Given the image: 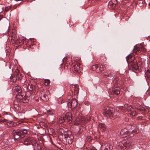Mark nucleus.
<instances>
[{
    "instance_id": "obj_1",
    "label": "nucleus",
    "mask_w": 150,
    "mask_h": 150,
    "mask_svg": "<svg viewBox=\"0 0 150 150\" xmlns=\"http://www.w3.org/2000/svg\"><path fill=\"white\" fill-rule=\"evenodd\" d=\"M103 75L108 79L112 80V83L115 88H117L121 85V81L115 75L113 71L111 70L106 71L103 73Z\"/></svg>"
},
{
    "instance_id": "obj_2",
    "label": "nucleus",
    "mask_w": 150,
    "mask_h": 150,
    "mask_svg": "<svg viewBox=\"0 0 150 150\" xmlns=\"http://www.w3.org/2000/svg\"><path fill=\"white\" fill-rule=\"evenodd\" d=\"M103 114L105 116L110 119H114L120 117V113L112 108L107 107L104 110Z\"/></svg>"
},
{
    "instance_id": "obj_3",
    "label": "nucleus",
    "mask_w": 150,
    "mask_h": 150,
    "mask_svg": "<svg viewBox=\"0 0 150 150\" xmlns=\"http://www.w3.org/2000/svg\"><path fill=\"white\" fill-rule=\"evenodd\" d=\"M27 133L26 129L13 130L12 132V134L14 137L15 140H17L20 138H23Z\"/></svg>"
},
{
    "instance_id": "obj_4",
    "label": "nucleus",
    "mask_w": 150,
    "mask_h": 150,
    "mask_svg": "<svg viewBox=\"0 0 150 150\" xmlns=\"http://www.w3.org/2000/svg\"><path fill=\"white\" fill-rule=\"evenodd\" d=\"M132 139H129L125 142L124 141L120 142L117 144V147L118 150H122L126 148H128L132 143Z\"/></svg>"
},
{
    "instance_id": "obj_5",
    "label": "nucleus",
    "mask_w": 150,
    "mask_h": 150,
    "mask_svg": "<svg viewBox=\"0 0 150 150\" xmlns=\"http://www.w3.org/2000/svg\"><path fill=\"white\" fill-rule=\"evenodd\" d=\"M24 145H28L32 144L34 146H35L37 145L38 147L40 148V147L38 144H37L36 141V139L33 138H31L27 139H25L24 142Z\"/></svg>"
},
{
    "instance_id": "obj_6",
    "label": "nucleus",
    "mask_w": 150,
    "mask_h": 150,
    "mask_svg": "<svg viewBox=\"0 0 150 150\" xmlns=\"http://www.w3.org/2000/svg\"><path fill=\"white\" fill-rule=\"evenodd\" d=\"M70 69L74 73H79L82 70V65L80 64L71 65Z\"/></svg>"
},
{
    "instance_id": "obj_7",
    "label": "nucleus",
    "mask_w": 150,
    "mask_h": 150,
    "mask_svg": "<svg viewBox=\"0 0 150 150\" xmlns=\"http://www.w3.org/2000/svg\"><path fill=\"white\" fill-rule=\"evenodd\" d=\"M146 51V48L142 45H137L134 47L133 52L135 54H138L141 51L145 52Z\"/></svg>"
},
{
    "instance_id": "obj_8",
    "label": "nucleus",
    "mask_w": 150,
    "mask_h": 150,
    "mask_svg": "<svg viewBox=\"0 0 150 150\" xmlns=\"http://www.w3.org/2000/svg\"><path fill=\"white\" fill-rule=\"evenodd\" d=\"M25 95L23 94V93L21 92L18 93L16 96V99L19 101H21L23 103H26L28 102V100L25 97Z\"/></svg>"
},
{
    "instance_id": "obj_9",
    "label": "nucleus",
    "mask_w": 150,
    "mask_h": 150,
    "mask_svg": "<svg viewBox=\"0 0 150 150\" xmlns=\"http://www.w3.org/2000/svg\"><path fill=\"white\" fill-rule=\"evenodd\" d=\"M47 93V91L44 89L40 91L39 95L41 99L45 101H47L49 100L48 96L46 93Z\"/></svg>"
},
{
    "instance_id": "obj_10",
    "label": "nucleus",
    "mask_w": 150,
    "mask_h": 150,
    "mask_svg": "<svg viewBox=\"0 0 150 150\" xmlns=\"http://www.w3.org/2000/svg\"><path fill=\"white\" fill-rule=\"evenodd\" d=\"M117 0H111L108 3V7L110 9H113L117 4Z\"/></svg>"
},
{
    "instance_id": "obj_11",
    "label": "nucleus",
    "mask_w": 150,
    "mask_h": 150,
    "mask_svg": "<svg viewBox=\"0 0 150 150\" xmlns=\"http://www.w3.org/2000/svg\"><path fill=\"white\" fill-rule=\"evenodd\" d=\"M77 104L76 100L75 98H72L71 100L68 103V106L70 105L71 108L72 109L75 108Z\"/></svg>"
},
{
    "instance_id": "obj_12",
    "label": "nucleus",
    "mask_w": 150,
    "mask_h": 150,
    "mask_svg": "<svg viewBox=\"0 0 150 150\" xmlns=\"http://www.w3.org/2000/svg\"><path fill=\"white\" fill-rule=\"evenodd\" d=\"M8 34L10 37L11 38L12 40H15L16 37V31L14 29H12L11 32H8Z\"/></svg>"
},
{
    "instance_id": "obj_13",
    "label": "nucleus",
    "mask_w": 150,
    "mask_h": 150,
    "mask_svg": "<svg viewBox=\"0 0 150 150\" xmlns=\"http://www.w3.org/2000/svg\"><path fill=\"white\" fill-rule=\"evenodd\" d=\"M66 121L70 123L72 121L71 114L70 112L67 113L64 117Z\"/></svg>"
},
{
    "instance_id": "obj_14",
    "label": "nucleus",
    "mask_w": 150,
    "mask_h": 150,
    "mask_svg": "<svg viewBox=\"0 0 150 150\" xmlns=\"http://www.w3.org/2000/svg\"><path fill=\"white\" fill-rule=\"evenodd\" d=\"M145 77L147 81L150 82V69L145 70Z\"/></svg>"
},
{
    "instance_id": "obj_15",
    "label": "nucleus",
    "mask_w": 150,
    "mask_h": 150,
    "mask_svg": "<svg viewBox=\"0 0 150 150\" xmlns=\"http://www.w3.org/2000/svg\"><path fill=\"white\" fill-rule=\"evenodd\" d=\"M134 127V126L131 125H129L127 127L126 129L127 131H128V132L130 133V134H129V136L131 137H133L134 136V134L132 133L131 132V129H132V128H133Z\"/></svg>"
},
{
    "instance_id": "obj_16",
    "label": "nucleus",
    "mask_w": 150,
    "mask_h": 150,
    "mask_svg": "<svg viewBox=\"0 0 150 150\" xmlns=\"http://www.w3.org/2000/svg\"><path fill=\"white\" fill-rule=\"evenodd\" d=\"M26 40L24 39H19L17 40L16 42V44H18L20 45H21L24 43L26 44Z\"/></svg>"
},
{
    "instance_id": "obj_17",
    "label": "nucleus",
    "mask_w": 150,
    "mask_h": 150,
    "mask_svg": "<svg viewBox=\"0 0 150 150\" xmlns=\"http://www.w3.org/2000/svg\"><path fill=\"white\" fill-rule=\"evenodd\" d=\"M64 138L66 141L67 143H68V144H72L73 140L70 137L68 136L66 137L65 135H64Z\"/></svg>"
},
{
    "instance_id": "obj_18",
    "label": "nucleus",
    "mask_w": 150,
    "mask_h": 150,
    "mask_svg": "<svg viewBox=\"0 0 150 150\" xmlns=\"http://www.w3.org/2000/svg\"><path fill=\"white\" fill-rule=\"evenodd\" d=\"M1 144L3 148H7L9 146V141L6 139H4L1 142Z\"/></svg>"
},
{
    "instance_id": "obj_19",
    "label": "nucleus",
    "mask_w": 150,
    "mask_h": 150,
    "mask_svg": "<svg viewBox=\"0 0 150 150\" xmlns=\"http://www.w3.org/2000/svg\"><path fill=\"white\" fill-rule=\"evenodd\" d=\"M120 133L122 135L126 134L127 135L125 137L129 136L130 133L127 131L126 129H122L120 131Z\"/></svg>"
},
{
    "instance_id": "obj_20",
    "label": "nucleus",
    "mask_w": 150,
    "mask_h": 150,
    "mask_svg": "<svg viewBox=\"0 0 150 150\" xmlns=\"http://www.w3.org/2000/svg\"><path fill=\"white\" fill-rule=\"evenodd\" d=\"M27 89L31 92H34L35 90L36 87L33 85L29 84L28 86Z\"/></svg>"
},
{
    "instance_id": "obj_21",
    "label": "nucleus",
    "mask_w": 150,
    "mask_h": 150,
    "mask_svg": "<svg viewBox=\"0 0 150 150\" xmlns=\"http://www.w3.org/2000/svg\"><path fill=\"white\" fill-rule=\"evenodd\" d=\"M74 95L77 96L79 92V88L78 85H75L74 87Z\"/></svg>"
},
{
    "instance_id": "obj_22",
    "label": "nucleus",
    "mask_w": 150,
    "mask_h": 150,
    "mask_svg": "<svg viewBox=\"0 0 150 150\" xmlns=\"http://www.w3.org/2000/svg\"><path fill=\"white\" fill-rule=\"evenodd\" d=\"M13 89L15 91H16V92L19 93H21V87L19 86H16L13 87Z\"/></svg>"
},
{
    "instance_id": "obj_23",
    "label": "nucleus",
    "mask_w": 150,
    "mask_h": 150,
    "mask_svg": "<svg viewBox=\"0 0 150 150\" xmlns=\"http://www.w3.org/2000/svg\"><path fill=\"white\" fill-rule=\"evenodd\" d=\"M112 93L114 95H118L120 93V91L119 89L113 88L112 90Z\"/></svg>"
},
{
    "instance_id": "obj_24",
    "label": "nucleus",
    "mask_w": 150,
    "mask_h": 150,
    "mask_svg": "<svg viewBox=\"0 0 150 150\" xmlns=\"http://www.w3.org/2000/svg\"><path fill=\"white\" fill-rule=\"evenodd\" d=\"M132 67L135 70H137L139 69V67L137 63L133 62L132 64Z\"/></svg>"
},
{
    "instance_id": "obj_25",
    "label": "nucleus",
    "mask_w": 150,
    "mask_h": 150,
    "mask_svg": "<svg viewBox=\"0 0 150 150\" xmlns=\"http://www.w3.org/2000/svg\"><path fill=\"white\" fill-rule=\"evenodd\" d=\"M105 147L104 150H111L112 149V146L109 144L106 143L105 144Z\"/></svg>"
},
{
    "instance_id": "obj_26",
    "label": "nucleus",
    "mask_w": 150,
    "mask_h": 150,
    "mask_svg": "<svg viewBox=\"0 0 150 150\" xmlns=\"http://www.w3.org/2000/svg\"><path fill=\"white\" fill-rule=\"evenodd\" d=\"M129 114L132 116H134L137 115V113L136 111L132 109L129 111Z\"/></svg>"
},
{
    "instance_id": "obj_27",
    "label": "nucleus",
    "mask_w": 150,
    "mask_h": 150,
    "mask_svg": "<svg viewBox=\"0 0 150 150\" xmlns=\"http://www.w3.org/2000/svg\"><path fill=\"white\" fill-rule=\"evenodd\" d=\"M64 131L63 129L62 128L59 129L58 130V134L61 135H62L63 137H64V136L65 135L64 134Z\"/></svg>"
},
{
    "instance_id": "obj_28",
    "label": "nucleus",
    "mask_w": 150,
    "mask_h": 150,
    "mask_svg": "<svg viewBox=\"0 0 150 150\" xmlns=\"http://www.w3.org/2000/svg\"><path fill=\"white\" fill-rule=\"evenodd\" d=\"M13 9V7L11 6L5 7V11L6 12L11 11Z\"/></svg>"
},
{
    "instance_id": "obj_29",
    "label": "nucleus",
    "mask_w": 150,
    "mask_h": 150,
    "mask_svg": "<svg viewBox=\"0 0 150 150\" xmlns=\"http://www.w3.org/2000/svg\"><path fill=\"white\" fill-rule=\"evenodd\" d=\"M20 102L16 99L14 101L13 104L15 108H16L17 106H18L19 105V102Z\"/></svg>"
},
{
    "instance_id": "obj_30",
    "label": "nucleus",
    "mask_w": 150,
    "mask_h": 150,
    "mask_svg": "<svg viewBox=\"0 0 150 150\" xmlns=\"http://www.w3.org/2000/svg\"><path fill=\"white\" fill-rule=\"evenodd\" d=\"M136 127H134L132 128V129H131L132 133L134 135L139 132V131L136 129Z\"/></svg>"
},
{
    "instance_id": "obj_31",
    "label": "nucleus",
    "mask_w": 150,
    "mask_h": 150,
    "mask_svg": "<svg viewBox=\"0 0 150 150\" xmlns=\"http://www.w3.org/2000/svg\"><path fill=\"white\" fill-rule=\"evenodd\" d=\"M137 1V4H138L139 6L141 7L143 6V0H136Z\"/></svg>"
},
{
    "instance_id": "obj_32",
    "label": "nucleus",
    "mask_w": 150,
    "mask_h": 150,
    "mask_svg": "<svg viewBox=\"0 0 150 150\" xmlns=\"http://www.w3.org/2000/svg\"><path fill=\"white\" fill-rule=\"evenodd\" d=\"M92 69L93 71L98 72V70L97 69H98V64L92 65Z\"/></svg>"
},
{
    "instance_id": "obj_33",
    "label": "nucleus",
    "mask_w": 150,
    "mask_h": 150,
    "mask_svg": "<svg viewBox=\"0 0 150 150\" xmlns=\"http://www.w3.org/2000/svg\"><path fill=\"white\" fill-rule=\"evenodd\" d=\"M98 72L102 71L103 70V66L102 65L98 64Z\"/></svg>"
},
{
    "instance_id": "obj_34",
    "label": "nucleus",
    "mask_w": 150,
    "mask_h": 150,
    "mask_svg": "<svg viewBox=\"0 0 150 150\" xmlns=\"http://www.w3.org/2000/svg\"><path fill=\"white\" fill-rule=\"evenodd\" d=\"M66 122L64 117H60L59 118V122L60 123H62Z\"/></svg>"
},
{
    "instance_id": "obj_35",
    "label": "nucleus",
    "mask_w": 150,
    "mask_h": 150,
    "mask_svg": "<svg viewBox=\"0 0 150 150\" xmlns=\"http://www.w3.org/2000/svg\"><path fill=\"white\" fill-rule=\"evenodd\" d=\"M14 123L12 121H10L7 122V125L9 127H12L14 125Z\"/></svg>"
},
{
    "instance_id": "obj_36",
    "label": "nucleus",
    "mask_w": 150,
    "mask_h": 150,
    "mask_svg": "<svg viewBox=\"0 0 150 150\" xmlns=\"http://www.w3.org/2000/svg\"><path fill=\"white\" fill-rule=\"evenodd\" d=\"M16 76V77L17 79L18 80H21L23 77L22 75L19 73H18Z\"/></svg>"
},
{
    "instance_id": "obj_37",
    "label": "nucleus",
    "mask_w": 150,
    "mask_h": 150,
    "mask_svg": "<svg viewBox=\"0 0 150 150\" xmlns=\"http://www.w3.org/2000/svg\"><path fill=\"white\" fill-rule=\"evenodd\" d=\"M10 79L11 81H12L13 82H15L16 80H17L16 76H11L10 77Z\"/></svg>"
},
{
    "instance_id": "obj_38",
    "label": "nucleus",
    "mask_w": 150,
    "mask_h": 150,
    "mask_svg": "<svg viewBox=\"0 0 150 150\" xmlns=\"http://www.w3.org/2000/svg\"><path fill=\"white\" fill-rule=\"evenodd\" d=\"M50 82V81L49 80L46 79H45L44 82V84L45 86L48 85Z\"/></svg>"
},
{
    "instance_id": "obj_39",
    "label": "nucleus",
    "mask_w": 150,
    "mask_h": 150,
    "mask_svg": "<svg viewBox=\"0 0 150 150\" xmlns=\"http://www.w3.org/2000/svg\"><path fill=\"white\" fill-rule=\"evenodd\" d=\"M132 58V56L130 54H129L126 57V60L128 63L131 61V60L130 61V59Z\"/></svg>"
},
{
    "instance_id": "obj_40",
    "label": "nucleus",
    "mask_w": 150,
    "mask_h": 150,
    "mask_svg": "<svg viewBox=\"0 0 150 150\" xmlns=\"http://www.w3.org/2000/svg\"><path fill=\"white\" fill-rule=\"evenodd\" d=\"M99 127H100V128H101L102 129H103L104 130L105 129V125L104 124L101 123H100L99 124Z\"/></svg>"
},
{
    "instance_id": "obj_41",
    "label": "nucleus",
    "mask_w": 150,
    "mask_h": 150,
    "mask_svg": "<svg viewBox=\"0 0 150 150\" xmlns=\"http://www.w3.org/2000/svg\"><path fill=\"white\" fill-rule=\"evenodd\" d=\"M58 102L59 104H61L64 103V100H63L62 98H59L58 99Z\"/></svg>"
},
{
    "instance_id": "obj_42",
    "label": "nucleus",
    "mask_w": 150,
    "mask_h": 150,
    "mask_svg": "<svg viewBox=\"0 0 150 150\" xmlns=\"http://www.w3.org/2000/svg\"><path fill=\"white\" fill-rule=\"evenodd\" d=\"M138 110L140 111H144L145 110V109L144 107H140L137 109Z\"/></svg>"
},
{
    "instance_id": "obj_43",
    "label": "nucleus",
    "mask_w": 150,
    "mask_h": 150,
    "mask_svg": "<svg viewBox=\"0 0 150 150\" xmlns=\"http://www.w3.org/2000/svg\"><path fill=\"white\" fill-rule=\"evenodd\" d=\"M48 115H54L53 113L51 112V111L50 110H48L47 111Z\"/></svg>"
},
{
    "instance_id": "obj_44",
    "label": "nucleus",
    "mask_w": 150,
    "mask_h": 150,
    "mask_svg": "<svg viewBox=\"0 0 150 150\" xmlns=\"http://www.w3.org/2000/svg\"><path fill=\"white\" fill-rule=\"evenodd\" d=\"M81 120H79V121L81 122H83L82 121H83V120L85 121H86V119L85 118L83 117H81Z\"/></svg>"
},
{
    "instance_id": "obj_45",
    "label": "nucleus",
    "mask_w": 150,
    "mask_h": 150,
    "mask_svg": "<svg viewBox=\"0 0 150 150\" xmlns=\"http://www.w3.org/2000/svg\"><path fill=\"white\" fill-rule=\"evenodd\" d=\"M105 57L104 56V54H102L101 56L100 57V58L101 59H102V60H104V59H105Z\"/></svg>"
},
{
    "instance_id": "obj_46",
    "label": "nucleus",
    "mask_w": 150,
    "mask_h": 150,
    "mask_svg": "<svg viewBox=\"0 0 150 150\" xmlns=\"http://www.w3.org/2000/svg\"><path fill=\"white\" fill-rule=\"evenodd\" d=\"M87 138L88 139V141L89 142H91L92 139V138L91 137V136L88 137Z\"/></svg>"
},
{
    "instance_id": "obj_47",
    "label": "nucleus",
    "mask_w": 150,
    "mask_h": 150,
    "mask_svg": "<svg viewBox=\"0 0 150 150\" xmlns=\"http://www.w3.org/2000/svg\"><path fill=\"white\" fill-rule=\"evenodd\" d=\"M3 16L2 15H0V21L3 18Z\"/></svg>"
},
{
    "instance_id": "obj_48",
    "label": "nucleus",
    "mask_w": 150,
    "mask_h": 150,
    "mask_svg": "<svg viewBox=\"0 0 150 150\" xmlns=\"http://www.w3.org/2000/svg\"><path fill=\"white\" fill-rule=\"evenodd\" d=\"M143 117L142 116H139V117H138V119H142L143 118Z\"/></svg>"
},
{
    "instance_id": "obj_49",
    "label": "nucleus",
    "mask_w": 150,
    "mask_h": 150,
    "mask_svg": "<svg viewBox=\"0 0 150 150\" xmlns=\"http://www.w3.org/2000/svg\"><path fill=\"white\" fill-rule=\"evenodd\" d=\"M7 121L6 119H4L3 120H0V122H6Z\"/></svg>"
},
{
    "instance_id": "obj_50",
    "label": "nucleus",
    "mask_w": 150,
    "mask_h": 150,
    "mask_svg": "<svg viewBox=\"0 0 150 150\" xmlns=\"http://www.w3.org/2000/svg\"><path fill=\"white\" fill-rule=\"evenodd\" d=\"M88 150H96L95 149H89Z\"/></svg>"
},
{
    "instance_id": "obj_51",
    "label": "nucleus",
    "mask_w": 150,
    "mask_h": 150,
    "mask_svg": "<svg viewBox=\"0 0 150 150\" xmlns=\"http://www.w3.org/2000/svg\"><path fill=\"white\" fill-rule=\"evenodd\" d=\"M69 67V66H68V67H67V68H68Z\"/></svg>"
},
{
    "instance_id": "obj_52",
    "label": "nucleus",
    "mask_w": 150,
    "mask_h": 150,
    "mask_svg": "<svg viewBox=\"0 0 150 150\" xmlns=\"http://www.w3.org/2000/svg\"><path fill=\"white\" fill-rule=\"evenodd\" d=\"M77 121H79V120H78L77 119Z\"/></svg>"
},
{
    "instance_id": "obj_53",
    "label": "nucleus",
    "mask_w": 150,
    "mask_h": 150,
    "mask_svg": "<svg viewBox=\"0 0 150 150\" xmlns=\"http://www.w3.org/2000/svg\"><path fill=\"white\" fill-rule=\"evenodd\" d=\"M9 25H8V28L9 27Z\"/></svg>"
},
{
    "instance_id": "obj_54",
    "label": "nucleus",
    "mask_w": 150,
    "mask_h": 150,
    "mask_svg": "<svg viewBox=\"0 0 150 150\" xmlns=\"http://www.w3.org/2000/svg\"><path fill=\"white\" fill-rule=\"evenodd\" d=\"M74 114V112H73Z\"/></svg>"
}]
</instances>
